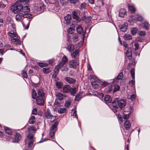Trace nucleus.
Wrapping results in <instances>:
<instances>
[{"mask_svg":"<svg viewBox=\"0 0 150 150\" xmlns=\"http://www.w3.org/2000/svg\"><path fill=\"white\" fill-rule=\"evenodd\" d=\"M55 132L50 131L49 135L51 138H53V137L54 136Z\"/></svg>","mask_w":150,"mask_h":150,"instance_id":"obj_57","label":"nucleus"},{"mask_svg":"<svg viewBox=\"0 0 150 150\" xmlns=\"http://www.w3.org/2000/svg\"><path fill=\"white\" fill-rule=\"evenodd\" d=\"M15 141L14 142H18L21 138V136L20 134L18 133H16L14 134Z\"/></svg>","mask_w":150,"mask_h":150,"instance_id":"obj_18","label":"nucleus"},{"mask_svg":"<svg viewBox=\"0 0 150 150\" xmlns=\"http://www.w3.org/2000/svg\"><path fill=\"white\" fill-rule=\"evenodd\" d=\"M38 96L37 97H45V93L44 92L43 90L42 89H38Z\"/></svg>","mask_w":150,"mask_h":150,"instance_id":"obj_27","label":"nucleus"},{"mask_svg":"<svg viewBox=\"0 0 150 150\" xmlns=\"http://www.w3.org/2000/svg\"><path fill=\"white\" fill-rule=\"evenodd\" d=\"M82 95L81 93H79L75 97V100L77 101L79 100L81 98Z\"/></svg>","mask_w":150,"mask_h":150,"instance_id":"obj_52","label":"nucleus"},{"mask_svg":"<svg viewBox=\"0 0 150 150\" xmlns=\"http://www.w3.org/2000/svg\"><path fill=\"white\" fill-rule=\"evenodd\" d=\"M71 102L70 100H67L65 102L64 106L66 107L69 108L71 105Z\"/></svg>","mask_w":150,"mask_h":150,"instance_id":"obj_40","label":"nucleus"},{"mask_svg":"<svg viewBox=\"0 0 150 150\" xmlns=\"http://www.w3.org/2000/svg\"><path fill=\"white\" fill-rule=\"evenodd\" d=\"M138 31V29L136 28H133L131 30V33L133 35H134L137 33Z\"/></svg>","mask_w":150,"mask_h":150,"instance_id":"obj_34","label":"nucleus"},{"mask_svg":"<svg viewBox=\"0 0 150 150\" xmlns=\"http://www.w3.org/2000/svg\"><path fill=\"white\" fill-rule=\"evenodd\" d=\"M78 34L75 33L73 35V38L74 42L77 41L78 40Z\"/></svg>","mask_w":150,"mask_h":150,"instance_id":"obj_46","label":"nucleus"},{"mask_svg":"<svg viewBox=\"0 0 150 150\" xmlns=\"http://www.w3.org/2000/svg\"><path fill=\"white\" fill-rule=\"evenodd\" d=\"M128 8L129 10L132 13H134L136 11L135 8L132 6H129Z\"/></svg>","mask_w":150,"mask_h":150,"instance_id":"obj_50","label":"nucleus"},{"mask_svg":"<svg viewBox=\"0 0 150 150\" xmlns=\"http://www.w3.org/2000/svg\"><path fill=\"white\" fill-rule=\"evenodd\" d=\"M135 69H132L130 71V74L131 75H134Z\"/></svg>","mask_w":150,"mask_h":150,"instance_id":"obj_64","label":"nucleus"},{"mask_svg":"<svg viewBox=\"0 0 150 150\" xmlns=\"http://www.w3.org/2000/svg\"><path fill=\"white\" fill-rule=\"evenodd\" d=\"M38 65L41 67H47L48 66V64L47 63H39L38 64Z\"/></svg>","mask_w":150,"mask_h":150,"instance_id":"obj_51","label":"nucleus"},{"mask_svg":"<svg viewBox=\"0 0 150 150\" xmlns=\"http://www.w3.org/2000/svg\"><path fill=\"white\" fill-rule=\"evenodd\" d=\"M21 10L22 12L23 13L29 12L30 11V8L28 6H23L22 5Z\"/></svg>","mask_w":150,"mask_h":150,"instance_id":"obj_29","label":"nucleus"},{"mask_svg":"<svg viewBox=\"0 0 150 150\" xmlns=\"http://www.w3.org/2000/svg\"><path fill=\"white\" fill-rule=\"evenodd\" d=\"M134 46H135L134 50L135 51H136L138 50L139 48L138 43L137 42H136L134 44Z\"/></svg>","mask_w":150,"mask_h":150,"instance_id":"obj_58","label":"nucleus"},{"mask_svg":"<svg viewBox=\"0 0 150 150\" xmlns=\"http://www.w3.org/2000/svg\"><path fill=\"white\" fill-rule=\"evenodd\" d=\"M67 111V110L65 108H59L58 110V112L60 114H62L65 113Z\"/></svg>","mask_w":150,"mask_h":150,"instance_id":"obj_31","label":"nucleus"},{"mask_svg":"<svg viewBox=\"0 0 150 150\" xmlns=\"http://www.w3.org/2000/svg\"><path fill=\"white\" fill-rule=\"evenodd\" d=\"M28 131L29 132L30 131H35L36 130V128L35 127L31 126L28 128Z\"/></svg>","mask_w":150,"mask_h":150,"instance_id":"obj_55","label":"nucleus"},{"mask_svg":"<svg viewBox=\"0 0 150 150\" xmlns=\"http://www.w3.org/2000/svg\"><path fill=\"white\" fill-rule=\"evenodd\" d=\"M54 10L55 11H58L59 9V5L58 2H56L54 4Z\"/></svg>","mask_w":150,"mask_h":150,"instance_id":"obj_36","label":"nucleus"},{"mask_svg":"<svg viewBox=\"0 0 150 150\" xmlns=\"http://www.w3.org/2000/svg\"><path fill=\"white\" fill-rule=\"evenodd\" d=\"M126 100L124 99L119 100L115 98L112 103V106L114 108H118L120 107L122 109L124 108L126 104Z\"/></svg>","mask_w":150,"mask_h":150,"instance_id":"obj_1","label":"nucleus"},{"mask_svg":"<svg viewBox=\"0 0 150 150\" xmlns=\"http://www.w3.org/2000/svg\"><path fill=\"white\" fill-rule=\"evenodd\" d=\"M67 49L69 52L72 51L74 49V45L71 44H69L68 46Z\"/></svg>","mask_w":150,"mask_h":150,"instance_id":"obj_42","label":"nucleus"},{"mask_svg":"<svg viewBox=\"0 0 150 150\" xmlns=\"http://www.w3.org/2000/svg\"><path fill=\"white\" fill-rule=\"evenodd\" d=\"M23 16L24 18H30L32 17V15L29 13H26L23 14Z\"/></svg>","mask_w":150,"mask_h":150,"instance_id":"obj_41","label":"nucleus"},{"mask_svg":"<svg viewBox=\"0 0 150 150\" xmlns=\"http://www.w3.org/2000/svg\"><path fill=\"white\" fill-rule=\"evenodd\" d=\"M130 113L129 112L128 114L125 113V112L123 113V118L124 119L127 120L129 118L130 116Z\"/></svg>","mask_w":150,"mask_h":150,"instance_id":"obj_44","label":"nucleus"},{"mask_svg":"<svg viewBox=\"0 0 150 150\" xmlns=\"http://www.w3.org/2000/svg\"><path fill=\"white\" fill-rule=\"evenodd\" d=\"M133 19L136 21H142L143 19V18L140 15H136L133 17Z\"/></svg>","mask_w":150,"mask_h":150,"instance_id":"obj_25","label":"nucleus"},{"mask_svg":"<svg viewBox=\"0 0 150 150\" xmlns=\"http://www.w3.org/2000/svg\"><path fill=\"white\" fill-rule=\"evenodd\" d=\"M69 91L71 95L74 96L76 93V88H74L71 89L70 88Z\"/></svg>","mask_w":150,"mask_h":150,"instance_id":"obj_37","label":"nucleus"},{"mask_svg":"<svg viewBox=\"0 0 150 150\" xmlns=\"http://www.w3.org/2000/svg\"><path fill=\"white\" fill-rule=\"evenodd\" d=\"M60 3L63 5H66L68 3V0H59Z\"/></svg>","mask_w":150,"mask_h":150,"instance_id":"obj_45","label":"nucleus"},{"mask_svg":"<svg viewBox=\"0 0 150 150\" xmlns=\"http://www.w3.org/2000/svg\"><path fill=\"white\" fill-rule=\"evenodd\" d=\"M126 54L129 59H131L132 55V52L130 49H128L127 50V51L126 53Z\"/></svg>","mask_w":150,"mask_h":150,"instance_id":"obj_30","label":"nucleus"},{"mask_svg":"<svg viewBox=\"0 0 150 150\" xmlns=\"http://www.w3.org/2000/svg\"><path fill=\"white\" fill-rule=\"evenodd\" d=\"M36 121L35 118L34 116H32L29 120V122L30 124H34Z\"/></svg>","mask_w":150,"mask_h":150,"instance_id":"obj_32","label":"nucleus"},{"mask_svg":"<svg viewBox=\"0 0 150 150\" xmlns=\"http://www.w3.org/2000/svg\"><path fill=\"white\" fill-rule=\"evenodd\" d=\"M45 8V6L41 0H39L37 3L35 4L34 9L37 12V13H40L44 11Z\"/></svg>","mask_w":150,"mask_h":150,"instance_id":"obj_3","label":"nucleus"},{"mask_svg":"<svg viewBox=\"0 0 150 150\" xmlns=\"http://www.w3.org/2000/svg\"><path fill=\"white\" fill-rule=\"evenodd\" d=\"M120 88V86L119 85L115 84L114 85V90L113 91V93L119 91Z\"/></svg>","mask_w":150,"mask_h":150,"instance_id":"obj_47","label":"nucleus"},{"mask_svg":"<svg viewBox=\"0 0 150 150\" xmlns=\"http://www.w3.org/2000/svg\"><path fill=\"white\" fill-rule=\"evenodd\" d=\"M56 96L57 98L60 100H62L63 99L64 97L63 95L60 93H58L56 94Z\"/></svg>","mask_w":150,"mask_h":150,"instance_id":"obj_20","label":"nucleus"},{"mask_svg":"<svg viewBox=\"0 0 150 150\" xmlns=\"http://www.w3.org/2000/svg\"><path fill=\"white\" fill-rule=\"evenodd\" d=\"M9 36L11 38V40L13 42H17L21 44V42L20 41V37L18 36L17 34L13 31H10L7 33Z\"/></svg>","mask_w":150,"mask_h":150,"instance_id":"obj_4","label":"nucleus"},{"mask_svg":"<svg viewBox=\"0 0 150 150\" xmlns=\"http://www.w3.org/2000/svg\"><path fill=\"white\" fill-rule=\"evenodd\" d=\"M127 23H125L124 24L121 26L120 29L121 31L124 32L127 30Z\"/></svg>","mask_w":150,"mask_h":150,"instance_id":"obj_23","label":"nucleus"},{"mask_svg":"<svg viewBox=\"0 0 150 150\" xmlns=\"http://www.w3.org/2000/svg\"><path fill=\"white\" fill-rule=\"evenodd\" d=\"M29 0H19L18 2L24 4H27L29 2Z\"/></svg>","mask_w":150,"mask_h":150,"instance_id":"obj_49","label":"nucleus"},{"mask_svg":"<svg viewBox=\"0 0 150 150\" xmlns=\"http://www.w3.org/2000/svg\"><path fill=\"white\" fill-rule=\"evenodd\" d=\"M106 91L108 93H110L112 91V88L111 86H109L106 88Z\"/></svg>","mask_w":150,"mask_h":150,"instance_id":"obj_54","label":"nucleus"},{"mask_svg":"<svg viewBox=\"0 0 150 150\" xmlns=\"http://www.w3.org/2000/svg\"><path fill=\"white\" fill-rule=\"evenodd\" d=\"M126 13V10L125 9H121L119 11V16L120 17H123Z\"/></svg>","mask_w":150,"mask_h":150,"instance_id":"obj_17","label":"nucleus"},{"mask_svg":"<svg viewBox=\"0 0 150 150\" xmlns=\"http://www.w3.org/2000/svg\"><path fill=\"white\" fill-rule=\"evenodd\" d=\"M76 110H75L74 112H73V114L72 115L73 116H74L73 117H76V118H77V119H78V116H77V114L76 113Z\"/></svg>","mask_w":150,"mask_h":150,"instance_id":"obj_59","label":"nucleus"},{"mask_svg":"<svg viewBox=\"0 0 150 150\" xmlns=\"http://www.w3.org/2000/svg\"><path fill=\"white\" fill-rule=\"evenodd\" d=\"M45 117L47 119H52L54 118V116L52 115L49 109H47L45 113Z\"/></svg>","mask_w":150,"mask_h":150,"instance_id":"obj_11","label":"nucleus"},{"mask_svg":"<svg viewBox=\"0 0 150 150\" xmlns=\"http://www.w3.org/2000/svg\"><path fill=\"white\" fill-rule=\"evenodd\" d=\"M4 129L5 132L8 134H11L12 133V130L10 129L8 127H4Z\"/></svg>","mask_w":150,"mask_h":150,"instance_id":"obj_39","label":"nucleus"},{"mask_svg":"<svg viewBox=\"0 0 150 150\" xmlns=\"http://www.w3.org/2000/svg\"><path fill=\"white\" fill-rule=\"evenodd\" d=\"M109 83L106 81L103 82L102 83V85L103 86H108Z\"/></svg>","mask_w":150,"mask_h":150,"instance_id":"obj_63","label":"nucleus"},{"mask_svg":"<svg viewBox=\"0 0 150 150\" xmlns=\"http://www.w3.org/2000/svg\"><path fill=\"white\" fill-rule=\"evenodd\" d=\"M142 26L146 30H148L149 29V23L146 21H145L144 23H142Z\"/></svg>","mask_w":150,"mask_h":150,"instance_id":"obj_26","label":"nucleus"},{"mask_svg":"<svg viewBox=\"0 0 150 150\" xmlns=\"http://www.w3.org/2000/svg\"><path fill=\"white\" fill-rule=\"evenodd\" d=\"M67 61L68 59L67 57L66 56L64 55L62 58L60 63L59 64L60 66V67H66V66L65 64Z\"/></svg>","mask_w":150,"mask_h":150,"instance_id":"obj_10","label":"nucleus"},{"mask_svg":"<svg viewBox=\"0 0 150 150\" xmlns=\"http://www.w3.org/2000/svg\"><path fill=\"white\" fill-rule=\"evenodd\" d=\"M71 4H75L76 3L78 0H69Z\"/></svg>","mask_w":150,"mask_h":150,"instance_id":"obj_62","label":"nucleus"},{"mask_svg":"<svg viewBox=\"0 0 150 150\" xmlns=\"http://www.w3.org/2000/svg\"><path fill=\"white\" fill-rule=\"evenodd\" d=\"M136 95L133 93L128 94L127 95V98L131 99L132 101H134L135 100L136 98Z\"/></svg>","mask_w":150,"mask_h":150,"instance_id":"obj_22","label":"nucleus"},{"mask_svg":"<svg viewBox=\"0 0 150 150\" xmlns=\"http://www.w3.org/2000/svg\"><path fill=\"white\" fill-rule=\"evenodd\" d=\"M31 96L32 98L34 99H35L37 98V94L34 88L32 90Z\"/></svg>","mask_w":150,"mask_h":150,"instance_id":"obj_33","label":"nucleus"},{"mask_svg":"<svg viewBox=\"0 0 150 150\" xmlns=\"http://www.w3.org/2000/svg\"><path fill=\"white\" fill-rule=\"evenodd\" d=\"M35 141V138L34 137L33 135L32 134H30L27 136L26 139L25 140V144H28V148L34 147V145L33 143Z\"/></svg>","mask_w":150,"mask_h":150,"instance_id":"obj_2","label":"nucleus"},{"mask_svg":"<svg viewBox=\"0 0 150 150\" xmlns=\"http://www.w3.org/2000/svg\"><path fill=\"white\" fill-rule=\"evenodd\" d=\"M134 80L133 79L129 82V84L130 86H132L134 85Z\"/></svg>","mask_w":150,"mask_h":150,"instance_id":"obj_60","label":"nucleus"},{"mask_svg":"<svg viewBox=\"0 0 150 150\" xmlns=\"http://www.w3.org/2000/svg\"><path fill=\"white\" fill-rule=\"evenodd\" d=\"M69 65L70 68L75 69L79 64V61L77 59L71 60L69 62Z\"/></svg>","mask_w":150,"mask_h":150,"instance_id":"obj_8","label":"nucleus"},{"mask_svg":"<svg viewBox=\"0 0 150 150\" xmlns=\"http://www.w3.org/2000/svg\"><path fill=\"white\" fill-rule=\"evenodd\" d=\"M64 23L67 25H69L71 23V16L70 14H67L64 17Z\"/></svg>","mask_w":150,"mask_h":150,"instance_id":"obj_12","label":"nucleus"},{"mask_svg":"<svg viewBox=\"0 0 150 150\" xmlns=\"http://www.w3.org/2000/svg\"><path fill=\"white\" fill-rule=\"evenodd\" d=\"M124 125L127 130H128L131 127V124L129 121L126 120L124 123Z\"/></svg>","mask_w":150,"mask_h":150,"instance_id":"obj_24","label":"nucleus"},{"mask_svg":"<svg viewBox=\"0 0 150 150\" xmlns=\"http://www.w3.org/2000/svg\"><path fill=\"white\" fill-rule=\"evenodd\" d=\"M79 52L78 50H76L74 52L71 54V56L72 57L75 58L76 56H77L78 55Z\"/></svg>","mask_w":150,"mask_h":150,"instance_id":"obj_43","label":"nucleus"},{"mask_svg":"<svg viewBox=\"0 0 150 150\" xmlns=\"http://www.w3.org/2000/svg\"><path fill=\"white\" fill-rule=\"evenodd\" d=\"M23 18V13H19L16 16V19L17 21H21Z\"/></svg>","mask_w":150,"mask_h":150,"instance_id":"obj_13","label":"nucleus"},{"mask_svg":"<svg viewBox=\"0 0 150 150\" xmlns=\"http://www.w3.org/2000/svg\"><path fill=\"white\" fill-rule=\"evenodd\" d=\"M22 4H18L17 5L12 6L11 8V10L15 13L19 12L21 10Z\"/></svg>","mask_w":150,"mask_h":150,"instance_id":"obj_6","label":"nucleus"},{"mask_svg":"<svg viewBox=\"0 0 150 150\" xmlns=\"http://www.w3.org/2000/svg\"><path fill=\"white\" fill-rule=\"evenodd\" d=\"M70 88L69 86L65 85L63 87L62 91L64 93H67L69 91Z\"/></svg>","mask_w":150,"mask_h":150,"instance_id":"obj_15","label":"nucleus"},{"mask_svg":"<svg viewBox=\"0 0 150 150\" xmlns=\"http://www.w3.org/2000/svg\"><path fill=\"white\" fill-rule=\"evenodd\" d=\"M58 124V122H56L53 124L51 127L50 131L56 132L57 129V126Z\"/></svg>","mask_w":150,"mask_h":150,"instance_id":"obj_21","label":"nucleus"},{"mask_svg":"<svg viewBox=\"0 0 150 150\" xmlns=\"http://www.w3.org/2000/svg\"><path fill=\"white\" fill-rule=\"evenodd\" d=\"M104 100L106 104H108L111 103L112 99L110 96L108 95H105L104 97Z\"/></svg>","mask_w":150,"mask_h":150,"instance_id":"obj_14","label":"nucleus"},{"mask_svg":"<svg viewBox=\"0 0 150 150\" xmlns=\"http://www.w3.org/2000/svg\"><path fill=\"white\" fill-rule=\"evenodd\" d=\"M56 86L59 88H61L63 86L62 83L60 82L56 83Z\"/></svg>","mask_w":150,"mask_h":150,"instance_id":"obj_53","label":"nucleus"},{"mask_svg":"<svg viewBox=\"0 0 150 150\" xmlns=\"http://www.w3.org/2000/svg\"><path fill=\"white\" fill-rule=\"evenodd\" d=\"M75 25L74 24H71V27L67 30V32L69 33L72 34L74 31Z\"/></svg>","mask_w":150,"mask_h":150,"instance_id":"obj_28","label":"nucleus"},{"mask_svg":"<svg viewBox=\"0 0 150 150\" xmlns=\"http://www.w3.org/2000/svg\"><path fill=\"white\" fill-rule=\"evenodd\" d=\"M35 99L38 105L40 106L44 105L45 99V97H37Z\"/></svg>","mask_w":150,"mask_h":150,"instance_id":"obj_7","label":"nucleus"},{"mask_svg":"<svg viewBox=\"0 0 150 150\" xmlns=\"http://www.w3.org/2000/svg\"><path fill=\"white\" fill-rule=\"evenodd\" d=\"M60 69L62 71H66L67 70L68 68L67 67L63 68L60 67L59 64L57 65L54 69V73L55 75H57L58 74L59 72V69Z\"/></svg>","mask_w":150,"mask_h":150,"instance_id":"obj_9","label":"nucleus"},{"mask_svg":"<svg viewBox=\"0 0 150 150\" xmlns=\"http://www.w3.org/2000/svg\"><path fill=\"white\" fill-rule=\"evenodd\" d=\"M37 114V109L35 108L33 109L32 110V114L35 115H36Z\"/></svg>","mask_w":150,"mask_h":150,"instance_id":"obj_61","label":"nucleus"},{"mask_svg":"<svg viewBox=\"0 0 150 150\" xmlns=\"http://www.w3.org/2000/svg\"><path fill=\"white\" fill-rule=\"evenodd\" d=\"M77 33L80 34L84 35V32L82 27L81 25H78L76 28Z\"/></svg>","mask_w":150,"mask_h":150,"instance_id":"obj_16","label":"nucleus"},{"mask_svg":"<svg viewBox=\"0 0 150 150\" xmlns=\"http://www.w3.org/2000/svg\"><path fill=\"white\" fill-rule=\"evenodd\" d=\"M65 80L70 83H73L76 81V80L72 78L67 77L65 78Z\"/></svg>","mask_w":150,"mask_h":150,"instance_id":"obj_19","label":"nucleus"},{"mask_svg":"<svg viewBox=\"0 0 150 150\" xmlns=\"http://www.w3.org/2000/svg\"><path fill=\"white\" fill-rule=\"evenodd\" d=\"M124 38L126 40H129L132 38V36L129 34H125L124 35Z\"/></svg>","mask_w":150,"mask_h":150,"instance_id":"obj_48","label":"nucleus"},{"mask_svg":"<svg viewBox=\"0 0 150 150\" xmlns=\"http://www.w3.org/2000/svg\"><path fill=\"white\" fill-rule=\"evenodd\" d=\"M42 71L45 74H47L51 71V69L48 68H43L42 69Z\"/></svg>","mask_w":150,"mask_h":150,"instance_id":"obj_35","label":"nucleus"},{"mask_svg":"<svg viewBox=\"0 0 150 150\" xmlns=\"http://www.w3.org/2000/svg\"><path fill=\"white\" fill-rule=\"evenodd\" d=\"M72 15L73 18L76 20L79 19L78 16L77 15V14L76 12L75 11H73L72 13Z\"/></svg>","mask_w":150,"mask_h":150,"instance_id":"obj_38","label":"nucleus"},{"mask_svg":"<svg viewBox=\"0 0 150 150\" xmlns=\"http://www.w3.org/2000/svg\"><path fill=\"white\" fill-rule=\"evenodd\" d=\"M90 78L92 80V84L94 88L98 89V85L97 84V82L100 83L101 81L96 76H90Z\"/></svg>","mask_w":150,"mask_h":150,"instance_id":"obj_5","label":"nucleus"},{"mask_svg":"<svg viewBox=\"0 0 150 150\" xmlns=\"http://www.w3.org/2000/svg\"><path fill=\"white\" fill-rule=\"evenodd\" d=\"M123 77V76H117L116 77V80H115V78L113 79V81H118L119 80L122 79Z\"/></svg>","mask_w":150,"mask_h":150,"instance_id":"obj_56","label":"nucleus"}]
</instances>
